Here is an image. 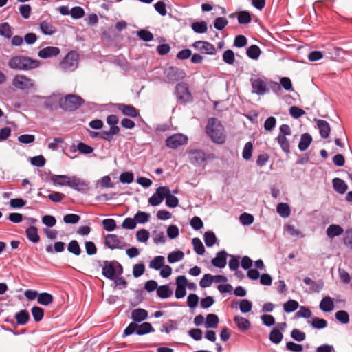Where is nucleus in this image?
<instances>
[{"label": "nucleus", "mask_w": 352, "mask_h": 352, "mask_svg": "<svg viewBox=\"0 0 352 352\" xmlns=\"http://www.w3.org/2000/svg\"><path fill=\"white\" fill-rule=\"evenodd\" d=\"M15 319L18 324L24 325L30 320L29 312L25 309H22L15 314Z\"/></svg>", "instance_id": "34"}, {"label": "nucleus", "mask_w": 352, "mask_h": 352, "mask_svg": "<svg viewBox=\"0 0 352 352\" xmlns=\"http://www.w3.org/2000/svg\"><path fill=\"white\" fill-rule=\"evenodd\" d=\"M252 149H253V145L250 142H247L245 144L243 150V153H242L243 158L245 160L248 161L251 159L252 155Z\"/></svg>", "instance_id": "59"}, {"label": "nucleus", "mask_w": 352, "mask_h": 352, "mask_svg": "<svg viewBox=\"0 0 352 352\" xmlns=\"http://www.w3.org/2000/svg\"><path fill=\"white\" fill-rule=\"evenodd\" d=\"M194 251L198 255H203L205 252V248L201 239L199 238H193L192 240Z\"/></svg>", "instance_id": "46"}, {"label": "nucleus", "mask_w": 352, "mask_h": 352, "mask_svg": "<svg viewBox=\"0 0 352 352\" xmlns=\"http://www.w3.org/2000/svg\"><path fill=\"white\" fill-rule=\"evenodd\" d=\"M311 311L305 306L300 307L299 310L296 313V318H309L311 316Z\"/></svg>", "instance_id": "63"}, {"label": "nucleus", "mask_w": 352, "mask_h": 352, "mask_svg": "<svg viewBox=\"0 0 352 352\" xmlns=\"http://www.w3.org/2000/svg\"><path fill=\"white\" fill-rule=\"evenodd\" d=\"M343 243L346 248L352 250V228H349L344 231Z\"/></svg>", "instance_id": "55"}, {"label": "nucleus", "mask_w": 352, "mask_h": 352, "mask_svg": "<svg viewBox=\"0 0 352 352\" xmlns=\"http://www.w3.org/2000/svg\"><path fill=\"white\" fill-rule=\"evenodd\" d=\"M12 85L22 91H34L36 89L35 82L24 74H17L12 79Z\"/></svg>", "instance_id": "5"}, {"label": "nucleus", "mask_w": 352, "mask_h": 352, "mask_svg": "<svg viewBox=\"0 0 352 352\" xmlns=\"http://www.w3.org/2000/svg\"><path fill=\"white\" fill-rule=\"evenodd\" d=\"M117 107L124 116L131 118H137L140 115L138 111L132 105L118 104Z\"/></svg>", "instance_id": "19"}, {"label": "nucleus", "mask_w": 352, "mask_h": 352, "mask_svg": "<svg viewBox=\"0 0 352 352\" xmlns=\"http://www.w3.org/2000/svg\"><path fill=\"white\" fill-rule=\"evenodd\" d=\"M31 311H32V314L34 318V320L36 322H39L43 319V315H44V311L41 307H37V306H34L32 308Z\"/></svg>", "instance_id": "61"}, {"label": "nucleus", "mask_w": 352, "mask_h": 352, "mask_svg": "<svg viewBox=\"0 0 352 352\" xmlns=\"http://www.w3.org/2000/svg\"><path fill=\"white\" fill-rule=\"evenodd\" d=\"M184 257V254L181 250L171 252L168 254L167 259L168 263H175L182 260Z\"/></svg>", "instance_id": "45"}, {"label": "nucleus", "mask_w": 352, "mask_h": 352, "mask_svg": "<svg viewBox=\"0 0 352 352\" xmlns=\"http://www.w3.org/2000/svg\"><path fill=\"white\" fill-rule=\"evenodd\" d=\"M310 324L312 326V327L318 329H324L327 326V320L323 318H320L318 317L313 318L312 320L310 322Z\"/></svg>", "instance_id": "51"}, {"label": "nucleus", "mask_w": 352, "mask_h": 352, "mask_svg": "<svg viewBox=\"0 0 352 352\" xmlns=\"http://www.w3.org/2000/svg\"><path fill=\"white\" fill-rule=\"evenodd\" d=\"M78 54L74 51L69 52L60 63V68L65 72H73L78 67Z\"/></svg>", "instance_id": "6"}, {"label": "nucleus", "mask_w": 352, "mask_h": 352, "mask_svg": "<svg viewBox=\"0 0 352 352\" xmlns=\"http://www.w3.org/2000/svg\"><path fill=\"white\" fill-rule=\"evenodd\" d=\"M137 223L143 224L148 221L150 214L142 211H138L134 216Z\"/></svg>", "instance_id": "58"}, {"label": "nucleus", "mask_w": 352, "mask_h": 352, "mask_svg": "<svg viewBox=\"0 0 352 352\" xmlns=\"http://www.w3.org/2000/svg\"><path fill=\"white\" fill-rule=\"evenodd\" d=\"M252 93L257 95H264L269 91L267 87V79L264 76H254L250 80Z\"/></svg>", "instance_id": "7"}, {"label": "nucleus", "mask_w": 352, "mask_h": 352, "mask_svg": "<svg viewBox=\"0 0 352 352\" xmlns=\"http://www.w3.org/2000/svg\"><path fill=\"white\" fill-rule=\"evenodd\" d=\"M0 36L7 39H10L12 38V27L8 22H3L0 23Z\"/></svg>", "instance_id": "35"}, {"label": "nucleus", "mask_w": 352, "mask_h": 352, "mask_svg": "<svg viewBox=\"0 0 352 352\" xmlns=\"http://www.w3.org/2000/svg\"><path fill=\"white\" fill-rule=\"evenodd\" d=\"M234 322L236 324L237 327L241 330H248L250 327V322L240 316H236L234 318Z\"/></svg>", "instance_id": "33"}, {"label": "nucleus", "mask_w": 352, "mask_h": 352, "mask_svg": "<svg viewBox=\"0 0 352 352\" xmlns=\"http://www.w3.org/2000/svg\"><path fill=\"white\" fill-rule=\"evenodd\" d=\"M228 256L229 255L225 250H221L217 252L216 256L212 259L211 263L216 267L223 268L226 265Z\"/></svg>", "instance_id": "17"}, {"label": "nucleus", "mask_w": 352, "mask_h": 352, "mask_svg": "<svg viewBox=\"0 0 352 352\" xmlns=\"http://www.w3.org/2000/svg\"><path fill=\"white\" fill-rule=\"evenodd\" d=\"M148 318V311L142 308L134 309L131 311V318L135 323L144 321Z\"/></svg>", "instance_id": "20"}, {"label": "nucleus", "mask_w": 352, "mask_h": 352, "mask_svg": "<svg viewBox=\"0 0 352 352\" xmlns=\"http://www.w3.org/2000/svg\"><path fill=\"white\" fill-rule=\"evenodd\" d=\"M188 158L190 164L193 166H200L208 160L212 159V157L202 150L193 149L188 152Z\"/></svg>", "instance_id": "8"}, {"label": "nucleus", "mask_w": 352, "mask_h": 352, "mask_svg": "<svg viewBox=\"0 0 352 352\" xmlns=\"http://www.w3.org/2000/svg\"><path fill=\"white\" fill-rule=\"evenodd\" d=\"M276 211L283 218H287L290 214V208L287 204L280 203L277 205Z\"/></svg>", "instance_id": "43"}, {"label": "nucleus", "mask_w": 352, "mask_h": 352, "mask_svg": "<svg viewBox=\"0 0 352 352\" xmlns=\"http://www.w3.org/2000/svg\"><path fill=\"white\" fill-rule=\"evenodd\" d=\"M70 15L73 19H78L85 15L84 9L80 6H75L70 10Z\"/></svg>", "instance_id": "64"}, {"label": "nucleus", "mask_w": 352, "mask_h": 352, "mask_svg": "<svg viewBox=\"0 0 352 352\" xmlns=\"http://www.w3.org/2000/svg\"><path fill=\"white\" fill-rule=\"evenodd\" d=\"M166 199V204L169 208H176L179 204V199L174 195L170 194L169 188L168 187V195L164 197Z\"/></svg>", "instance_id": "48"}, {"label": "nucleus", "mask_w": 352, "mask_h": 352, "mask_svg": "<svg viewBox=\"0 0 352 352\" xmlns=\"http://www.w3.org/2000/svg\"><path fill=\"white\" fill-rule=\"evenodd\" d=\"M326 233L328 237L333 239L342 234H344V232L343 228L340 226L332 224L327 228Z\"/></svg>", "instance_id": "26"}, {"label": "nucleus", "mask_w": 352, "mask_h": 352, "mask_svg": "<svg viewBox=\"0 0 352 352\" xmlns=\"http://www.w3.org/2000/svg\"><path fill=\"white\" fill-rule=\"evenodd\" d=\"M40 65L38 60L32 59L28 56H15L8 61V66L13 69L26 71L36 69Z\"/></svg>", "instance_id": "2"}, {"label": "nucleus", "mask_w": 352, "mask_h": 352, "mask_svg": "<svg viewBox=\"0 0 352 352\" xmlns=\"http://www.w3.org/2000/svg\"><path fill=\"white\" fill-rule=\"evenodd\" d=\"M283 338L282 332L278 329H273L270 333V340L274 344H279Z\"/></svg>", "instance_id": "47"}, {"label": "nucleus", "mask_w": 352, "mask_h": 352, "mask_svg": "<svg viewBox=\"0 0 352 352\" xmlns=\"http://www.w3.org/2000/svg\"><path fill=\"white\" fill-rule=\"evenodd\" d=\"M173 294V291L170 289L168 285H163L158 287L157 290V295L162 299H166L170 297Z\"/></svg>", "instance_id": "32"}, {"label": "nucleus", "mask_w": 352, "mask_h": 352, "mask_svg": "<svg viewBox=\"0 0 352 352\" xmlns=\"http://www.w3.org/2000/svg\"><path fill=\"white\" fill-rule=\"evenodd\" d=\"M336 319L343 324H346L349 322V315L344 310L338 311L335 314Z\"/></svg>", "instance_id": "53"}, {"label": "nucleus", "mask_w": 352, "mask_h": 352, "mask_svg": "<svg viewBox=\"0 0 352 352\" xmlns=\"http://www.w3.org/2000/svg\"><path fill=\"white\" fill-rule=\"evenodd\" d=\"M67 251L75 256H80L82 253V250L76 240H72L68 243Z\"/></svg>", "instance_id": "38"}, {"label": "nucleus", "mask_w": 352, "mask_h": 352, "mask_svg": "<svg viewBox=\"0 0 352 352\" xmlns=\"http://www.w3.org/2000/svg\"><path fill=\"white\" fill-rule=\"evenodd\" d=\"M175 94L181 103L185 104L192 101V95L186 83H179L175 87Z\"/></svg>", "instance_id": "11"}, {"label": "nucleus", "mask_w": 352, "mask_h": 352, "mask_svg": "<svg viewBox=\"0 0 352 352\" xmlns=\"http://www.w3.org/2000/svg\"><path fill=\"white\" fill-rule=\"evenodd\" d=\"M223 60L228 65H232L235 60V55L232 50H226L222 56Z\"/></svg>", "instance_id": "57"}, {"label": "nucleus", "mask_w": 352, "mask_h": 352, "mask_svg": "<svg viewBox=\"0 0 352 352\" xmlns=\"http://www.w3.org/2000/svg\"><path fill=\"white\" fill-rule=\"evenodd\" d=\"M150 233L147 230L141 229L136 232V239L139 242L146 243L148 240Z\"/></svg>", "instance_id": "62"}, {"label": "nucleus", "mask_w": 352, "mask_h": 352, "mask_svg": "<svg viewBox=\"0 0 352 352\" xmlns=\"http://www.w3.org/2000/svg\"><path fill=\"white\" fill-rule=\"evenodd\" d=\"M277 142L280 145L283 151L285 153H290L289 142L285 136L278 135L276 138Z\"/></svg>", "instance_id": "42"}, {"label": "nucleus", "mask_w": 352, "mask_h": 352, "mask_svg": "<svg viewBox=\"0 0 352 352\" xmlns=\"http://www.w3.org/2000/svg\"><path fill=\"white\" fill-rule=\"evenodd\" d=\"M119 132V127H110L109 131H101L100 138L111 142L113 139V135H118Z\"/></svg>", "instance_id": "30"}, {"label": "nucleus", "mask_w": 352, "mask_h": 352, "mask_svg": "<svg viewBox=\"0 0 352 352\" xmlns=\"http://www.w3.org/2000/svg\"><path fill=\"white\" fill-rule=\"evenodd\" d=\"M334 302L331 297L326 296L321 300L319 307L324 312H331L334 309Z\"/></svg>", "instance_id": "22"}, {"label": "nucleus", "mask_w": 352, "mask_h": 352, "mask_svg": "<svg viewBox=\"0 0 352 352\" xmlns=\"http://www.w3.org/2000/svg\"><path fill=\"white\" fill-rule=\"evenodd\" d=\"M178 323L175 320H169L166 323H165L162 329H160L161 332H164L166 333H169L170 331L175 330L177 329Z\"/></svg>", "instance_id": "54"}, {"label": "nucleus", "mask_w": 352, "mask_h": 352, "mask_svg": "<svg viewBox=\"0 0 352 352\" xmlns=\"http://www.w3.org/2000/svg\"><path fill=\"white\" fill-rule=\"evenodd\" d=\"M238 23L241 25H246L251 22L252 18L248 11H241L237 17Z\"/></svg>", "instance_id": "49"}, {"label": "nucleus", "mask_w": 352, "mask_h": 352, "mask_svg": "<svg viewBox=\"0 0 352 352\" xmlns=\"http://www.w3.org/2000/svg\"><path fill=\"white\" fill-rule=\"evenodd\" d=\"M214 28L219 30H223L228 24V21L223 16L217 17L214 21Z\"/></svg>", "instance_id": "52"}, {"label": "nucleus", "mask_w": 352, "mask_h": 352, "mask_svg": "<svg viewBox=\"0 0 352 352\" xmlns=\"http://www.w3.org/2000/svg\"><path fill=\"white\" fill-rule=\"evenodd\" d=\"M204 240L206 245L210 248L217 243V239L213 232L207 231L204 233Z\"/></svg>", "instance_id": "41"}, {"label": "nucleus", "mask_w": 352, "mask_h": 352, "mask_svg": "<svg viewBox=\"0 0 352 352\" xmlns=\"http://www.w3.org/2000/svg\"><path fill=\"white\" fill-rule=\"evenodd\" d=\"M192 30L198 34H204L207 32L208 27L206 21H197L191 25Z\"/></svg>", "instance_id": "40"}, {"label": "nucleus", "mask_w": 352, "mask_h": 352, "mask_svg": "<svg viewBox=\"0 0 352 352\" xmlns=\"http://www.w3.org/2000/svg\"><path fill=\"white\" fill-rule=\"evenodd\" d=\"M164 265V258L162 256H157L151 261L149 267L155 270H160Z\"/></svg>", "instance_id": "44"}, {"label": "nucleus", "mask_w": 352, "mask_h": 352, "mask_svg": "<svg viewBox=\"0 0 352 352\" xmlns=\"http://www.w3.org/2000/svg\"><path fill=\"white\" fill-rule=\"evenodd\" d=\"M219 317L214 314L207 315L204 326L206 329H215L218 327Z\"/></svg>", "instance_id": "27"}, {"label": "nucleus", "mask_w": 352, "mask_h": 352, "mask_svg": "<svg viewBox=\"0 0 352 352\" xmlns=\"http://www.w3.org/2000/svg\"><path fill=\"white\" fill-rule=\"evenodd\" d=\"M69 187L80 192H86L89 190V184L76 176L70 178Z\"/></svg>", "instance_id": "13"}, {"label": "nucleus", "mask_w": 352, "mask_h": 352, "mask_svg": "<svg viewBox=\"0 0 352 352\" xmlns=\"http://www.w3.org/2000/svg\"><path fill=\"white\" fill-rule=\"evenodd\" d=\"M123 273L121 264L117 261H104L102 268V274L109 280H115L117 275Z\"/></svg>", "instance_id": "3"}, {"label": "nucleus", "mask_w": 352, "mask_h": 352, "mask_svg": "<svg viewBox=\"0 0 352 352\" xmlns=\"http://www.w3.org/2000/svg\"><path fill=\"white\" fill-rule=\"evenodd\" d=\"M77 149L80 151V153L86 155L91 153L94 151V148L91 146H89L83 142L78 143L77 145V148L75 146H72L70 148L71 152L74 153H75Z\"/></svg>", "instance_id": "37"}, {"label": "nucleus", "mask_w": 352, "mask_h": 352, "mask_svg": "<svg viewBox=\"0 0 352 352\" xmlns=\"http://www.w3.org/2000/svg\"><path fill=\"white\" fill-rule=\"evenodd\" d=\"M332 184L333 189L339 194L345 193L348 188V186L346 182L338 177L333 179Z\"/></svg>", "instance_id": "25"}, {"label": "nucleus", "mask_w": 352, "mask_h": 352, "mask_svg": "<svg viewBox=\"0 0 352 352\" xmlns=\"http://www.w3.org/2000/svg\"><path fill=\"white\" fill-rule=\"evenodd\" d=\"M261 52L259 47L256 45H250L246 50L247 56L253 60H257L260 56Z\"/></svg>", "instance_id": "39"}, {"label": "nucleus", "mask_w": 352, "mask_h": 352, "mask_svg": "<svg viewBox=\"0 0 352 352\" xmlns=\"http://www.w3.org/2000/svg\"><path fill=\"white\" fill-rule=\"evenodd\" d=\"M103 228L107 232H112L116 228V222L113 219H105L102 221Z\"/></svg>", "instance_id": "56"}, {"label": "nucleus", "mask_w": 352, "mask_h": 352, "mask_svg": "<svg viewBox=\"0 0 352 352\" xmlns=\"http://www.w3.org/2000/svg\"><path fill=\"white\" fill-rule=\"evenodd\" d=\"M41 32L45 35H53L57 32L56 28L47 21H42L39 24Z\"/></svg>", "instance_id": "24"}, {"label": "nucleus", "mask_w": 352, "mask_h": 352, "mask_svg": "<svg viewBox=\"0 0 352 352\" xmlns=\"http://www.w3.org/2000/svg\"><path fill=\"white\" fill-rule=\"evenodd\" d=\"M71 177L64 175H53L51 181L54 185L69 186Z\"/></svg>", "instance_id": "23"}, {"label": "nucleus", "mask_w": 352, "mask_h": 352, "mask_svg": "<svg viewBox=\"0 0 352 352\" xmlns=\"http://www.w3.org/2000/svg\"><path fill=\"white\" fill-rule=\"evenodd\" d=\"M192 46L197 50L209 55H214L217 53L215 47L208 41H197L193 43Z\"/></svg>", "instance_id": "14"}, {"label": "nucleus", "mask_w": 352, "mask_h": 352, "mask_svg": "<svg viewBox=\"0 0 352 352\" xmlns=\"http://www.w3.org/2000/svg\"><path fill=\"white\" fill-rule=\"evenodd\" d=\"M188 140L187 135L182 133H175L167 138L166 146L171 149H176L180 146L186 144Z\"/></svg>", "instance_id": "10"}, {"label": "nucleus", "mask_w": 352, "mask_h": 352, "mask_svg": "<svg viewBox=\"0 0 352 352\" xmlns=\"http://www.w3.org/2000/svg\"><path fill=\"white\" fill-rule=\"evenodd\" d=\"M60 52V50L57 47L48 46L41 49L38 53V57L46 59L52 57L57 56Z\"/></svg>", "instance_id": "18"}, {"label": "nucleus", "mask_w": 352, "mask_h": 352, "mask_svg": "<svg viewBox=\"0 0 352 352\" xmlns=\"http://www.w3.org/2000/svg\"><path fill=\"white\" fill-rule=\"evenodd\" d=\"M312 142V137L309 133H303L298 144V149L301 151H304L308 148Z\"/></svg>", "instance_id": "28"}, {"label": "nucleus", "mask_w": 352, "mask_h": 352, "mask_svg": "<svg viewBox=\"0 0 352 352\" xmlns=\"http://www.w3.org/2000/svg\"><path fill=\"white\" fill-rule=\"evenodd\" d=\"M299 307V303L295 300H289L283 305V309L286 313L296 311Z\"/></svg>", "instance_id": "50"}, {"label": "nucleus", "mask_w": 352, "mask_h": 352, "mask_svg": "<svg viewBox=\"0 0 352 352\" xmlns=\"http://www.w3.org/2000/svg\"><path fill=\"white\" fill-rule=\"evenodd\" d=\"M54 296L47 292H42L38 294L37 301L40 305L47 306L52 303Z\"/></svg>", "instance_id": "31"}, {"label": "nucleus", "mask_w": 352, "mask_h": 352, "mask_svg": "<svg viewBox=\"0 0 352 352\" xmlns=\"http://www.w3.org/2000/svg\"><path fill=\"white\" fill-rule=\"evenodd\" d=\"M317 126L321 138L324 139L327 138L331 132V127L329 124L324 120H318Z\"/></svg>", "instance_id": "21"}, {"label": "nucleus", "mask_w": 352, "mask_h": 352, "mask_svg": "<svg viewBox=\"0 0 352 352\" xmlns=\"http://www.w3.org/2000/svg\"><path fill=\"white\" fill-rule=\"evenodd\" d=\"M137 36L144 41H151L153 39V34L145 29L138 31Z\"/></svg>", "instance_id": "60"}, {"label": "nucleus", "mask_w": 352, "mask_h": 352, "mask_svg": "<svg viewBox=\"0 0 352 352\" xmlns=\"http://www.w3.org/2000/svg\"><path fill=\"white\" fill-rule=\"evenodd\" d=\"M84 103V100L75 94H68L62 98L60 101V107L66 111H74L78 109Z\"/></svg>", "instance_id": "4"}, {"label": "nucleus", "mask_w": 352, "mask_h": 352, "mask_svg": "<svg viewBox=\"0 0 352 352\" xmlns=\"http://www.w3.org/2000/svg\"><path fill=\"white\" fill-rule=\"evenodd\" d=\"M206 132L214 143L223 144L226 142V136L224 133V127L214 118L208 119Z\"/></svg>", "instance_id": "1"}, {"label": "nucleus", "mask_w": 352, "mask_h": 352, "mask_svg": "<svg viewBox=\"0 0 352 352\" xmlns=\"http://www.w3.org/2000/svg\"><path fill=\"white\" fill-rule=\"evenodd\" d=\"M25 232L27 238L30 241L34 243H36L40 241V237L38 234V230L35 226H30L26 229Z\"/></svg>", "instance_id": "29"}, {"label": "nucleus", "mask_w": 352, "mask_h": 352, "mask_svg": "<svg viewBox=\"0 0 352 352\" xmlns=\"http://www.w3.org/2000/svg\"><path fill=\"white\" fill-rule=\"evenodd\" d=\"M168 195V186H160L149 199L148 203L153 206H159Z\"/></svg>", "instance_id": "12"}, {"label": "nucleus", "mask_w": 352, "mask_h": 352, "mask_svg": "<svg viewBox=\"0 0 352 352\" xmlns=\"http://www.w3.org/2000/svg\"><path fill=\"white\" fill-rule=\"evenodd\" d=\"M104 245L111 250H122L127 245L122 237L114 234H108L104 236Z\"/></svg>", "instance_id": "9"}, {"label": "nucleus", "mask_w": 352, "mask_h": 352, "mask_svg": "<svg viewBox=\"0 0 352 352\" xmlns=\"http://www.w3.org/2000/svg\"><path fill=\"white\" fill-rule=\"evenodd\" d=\"M166 77L170 81L176 82L184 78V72L175 67H170L164 72Z\"/></svg>", "instance_id": "16"}, {"label": "nucleus", "mask_w": 352, "mask_h": 352, "mask_svg": "<svg viewBox=\"0 0 352 352\" xmlns=\"http://www.w3.org/2000/svg\"><path fill=\"white\" fill-rule=\"evenodd\" d=\"M137 335L142 336L148 333L154 332L155 329L151 324L147 322L138 324Z\"/></svg>", "instance_id": "36"}, {"label": "nucleus", "mask_w": 352, "mask_h": 352, "mask_svg": "<svg viewBox=\"0 0 352 352\" xmlns=\"http://www.w3.org/2000/svg\"><path fill=\"white\" fill-rule=\"evenodd\" d=\"M62 97L60 94H52L49 96L42 97L43 104L45 109H54L58 104L60 105V101Z\"/></svg>", "instance_id": "15"}]
</instances>
